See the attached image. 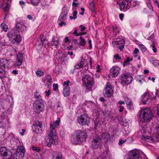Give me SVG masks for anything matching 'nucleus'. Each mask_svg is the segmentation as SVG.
<instances>
[{"label": "nucleus", "mask_w": 159, "mask_h": 159, "mask_svg": "<svg viewBox=\"0 0 159 159\" xmlns=\"http://www.w3.org/2000/svg\"><path fill=\"white\" fill-rule=\"evenodd\" d=\"M40 39L41 43L46 39L43 35H41L40 36Z\"/></svg>", "instance_id": "57"}, {"label": "nucleus", "mask_w": 159, "mask_h": 159, "mask_svg": "<svg viewBox=\"0 0 159 159\" xmlns=\"http://www.w3.org/2000/svg\"><path fill=\"white\" fill-rule=\"evenodd\" d=\"M32 150L34 151H36L38 152H39L40 150V148L39 147H32Z\"/></svg>", "instance_id": "49"}, {"label": "nucleus", "mask_w": 159, "mask_h": 159, "mask_svg": "<svg viewBox=\"0 0 159 159\" xmlns=\"http://www.w3.org/2000/svg\"><path fill=\"white\" fill-rule=\"evenodd\" d=\"M141 139L142 140H145L147 142L152 143L154 141L152 138L150 136L143 135L142 136Z\"/></svg>", "instance_id": "25"}, {"label": "nucleus", "mask_w": 159, "mask_h": 159, "mask_svg": "<svg viewBox=\"0 0 159 159\" xmlns=\"http://www.w3.org/2000/svg\"><path fill=\"white\" fill-rule=\"evenodd\" d=\"M91 11L93 12H95L94 6V3L93 2H91L89 5Z\"/></svg>", "instance_id": "41"}, {"label": "nucleus", "mask_w": 159, "mask_h": 159, "mask_svg": "<svg viewBox=\"0 0 159 159\" xmlns=\"http://www.w3.org/2000/svg\"><path fill=\"white\" fill-rule=\"evenodd\" d=\"M80 42L79 43V44L81 46L84 45L86 43V42L84 39L81 37L80 38Z\"/></svg>", "instance_id": "37"}, {"label": "nucleus", "mask_w": 159, "mask_h": 159, "mask_svg": "<svg viewBox=\"0 0 159 159\" xmlns=\"http://www.w3.org/2000/svg\"><path fill=\"white\" fill-rule=\"evenodd\" d=\"M17 60V61H16V62L15 63V65L16 66H19L20 65L23 61H22V60Z\"/></svg>", "instance_id": "46"}, {"label": "nucleus", "mask_w": 159, "mask_h": 159, "mask_svg": "<svg viewBox=\"0 0 159 159\" xmlns=\"http://www.w3.org/2000/svg\"><path fill=\"white\" fill-rule=\"evenodd\" d=\"M152 117V113L149 108H146L141 111L140 118L143 122H147L151 120Z\"/></svg>", "instance_id": "3"}, {"label": "nucleus", "mask_w": 159, "mask_h": 159, "mask_svg": "<svg viewBox=\"0 0 159 159\" xmlns=\"http://www.w3.org/2000/svg\"><path fill=\"white\" fill-rule=\"evenodd\" d=\"M50 92L51 91L49 89L48 90V91H45V93L47 97H48L49 96L50 94Z\"/></svg>", "instance_id": "55"}, {"label": "nucleus", "mask_w": 159, "mask_h": 159, "mask_svg": "<svg viewBox=\"0 0 159 159\" xmlns=\"http://www.w3.org/2000/svg\"><path fill=\"white\" fill-rule=\"evenodd\" d=\"M9 8V5L8 4H7L5 7H3V9L5 11L7 12Z\"/></svg>", "instance_id": "53"}, {"label": "nucleus", "mask_w": 159, "mask_h": 159, "mask_svg": "<svg viewBox=\"0 0 159 159\" xmlns=\"http://www.w3.org/2000/svg\"><path fill=\"white\" fill-rule=\"evenodd\" d=\"M7 35L9 41L13 44H18L21 41L20 33L16 30H11L7 33Z\"/></svg>", "instance_id": "2"}, {"label": "nucleus", "mask_w": 159, "mask_h": 159, "mask_svg": "<svg viewBox=\"0 0 159 159\" xmlns=\"http://www.w3.org/2000/svg\"><path fill=\"white\" fill-rule=\"evenodd\" d=\"M102 142L101 138L98 136H96L93 138L91 143V147L93 149L100 148L102 145Z\"/></svg>", "instance_id": "6"}, {"label": "nucleus", "mask_w": 159, "mask_h": 159, "mask_svg": "<svg viewBox=\"0 0 159 159\" xmlns=\"http://www.w3.org/2000/svg\"><path fill=\"white\" fill-rule=\"evenodd\" d=\"M105 90L104 95L105 97L110 98L112 96L113 94V90L111 86L109 83L107 84Z\"/></svg>", "instance_id": "13"}, {"label": "nucleus", "mask_w": 159, "mask_h": 159, "mask_svg": "<svg viewBox=\"0 0 159 159\" xmlns=\"http://www.w3.org/2000/svg\"><path fill=\"white\" fill-rule=\"evenodd\" d=\"M16 28L17 29V30L19 31V32L20 33V32H25L26 30V27L21 24L20 23H18L16 26Z\"/></svg>", "instance_id": "19"}, {"label": "nucleus", "mask_w": 159, "mask_h": 159, "mask_svg": "<svg viewBox=\"0 0 159 159\" xmlns=\"http://www.w3.org/2000/svg\"><path fill=\"white\" fill-rule=\"evenodd\" d=\"M102 138L103 139L105 143H107L110 140V135L107 133H102L101 135Z\"/></svg>", "instance_id": "20"}, {"label": "nucleus", "mask_w": 159, "mask_h": 159, "mask_svg": "<svg viewBox=\"0 0 159 159\" xmlns=\"http://www.w3.org/2000/svg\"><path fill=\"white\" fill-rule=\"evenodd\" d=\"M8 150L7 149L6 147H0V154L2 157L3 156Z\"/></svg>", "instance_id": "29"}, {"label": "nucleus", "mask_w": 159, "mask_h": 159, "mask_svg": "<svg viewBox=\"0 0 159 159\" xmlns=\"http://www.w3.org/2000/svg\"><path fill=\"white\" fill-rule=\"evenodd\" d=\"M50 128V130L45 138L47 146L48 147L52 146L53 142L54 145H57L58 143V138L55 127L53 125L51 124Z\"/></svg>", "instance_id": "1"}, {"label": "nucleus", "mask_w": 159, "mask_h": 159, "mask_svg": "<svg viewBox=\"0 0 159 159\" xmlns=\"http://www.w3.org/2000/svg\"><path fill=\"white\" fill-rule=\"evenodd\" d=\"M24 147L22 146H19L16 151V156L20 158H23L25 153Z\"/></svg>", "instance_id": "14"}, {"label": "nucleus", "mask_w": 159, "mask_h": 159, "mask_svg": "<svg viewBox=\"0 0 159 159\" xmlns=\"http://www.w3.org/2000/svg\"><path fill=\"white\" fill-rule=\"evenodd\" d=\"M75 133L71 136V141L72 143L75 144H81V142L79 140Z\"/></svg>", "instance_id": "21"}, {"label": "nucleus", "mask_w": 159, "mask_h": 159, "mask_svg": "<svg viewBox=\"0 0 159 159\" xmlns=\"http://www.w3.org/2000/svg\"><path fill=\"white\" fill-rule=\"evenodd\" d=\"M64 96L65 97H68L70 93V88L68 86H66L63 89Z\"/></svg>", "instance_id": "26"}, {"label": "nucleus", "mask_w": 159, "mask_h": 159, "mask_svg": "<svg viewBox=\"0 0 159 159\" xmlns=\"http://www.w3.org/2000/svg\"><path fill=\"white\" fill-rule=\"evenodd\" d=\"M65 43L63 44L64 46H65L66 43H68L70 42L68 37H65Z\"/></svg>", "instance_id": "52"}, {"label": "nucleus", "mask_w": 159, "mask_h": 159, "mask_svg": "<svg viewBox=\"0 0 159 159\" xmlns=\"http://www.w3.org/2000/svg\"><path fill=\"white\" fill-rule=\"evenodd\" d=\"M39 121L37 120L34 123V124H33L32 125V129L33 132L35 134H38L42 132V129L43 128V126H42V127H40V129L38 128V127L40 126V124Z\"/></svg>", "instance_id": "12"}, {"label": "nucleus", "mask_w": 159, "mask_h": 159, "mask_svg": "<svg viewBox=\"0 0 159 159\" xmlns=\"http://www.w3.org/2000/svg\"><path fill=\"white\" fill-rule=\"evenodd\" d=\"M38 93L36 92L34 93L35 97L38 98L40 99V98L41 97L40 95Z\"/></svg>", "instance_id": "58"}, {"label": "nucleus", "mask_w": 159, "mask_h": 159, "mask_svg": "<svg viewBox=\"0 0 159 159\" xmlns=\"http://www.w3.org/2000/svg\"><path fill=\"white\" fill-rule=\"evenodd\" d=\"M1 66H0V77L2 78L5 76L6 72L4 70V69L2 67H1Z\"/></svg>", "instance_id": "30"}, {"label": "nucleus", "mask_w": 159, "mask_h": 159, "mask_svg": "<svg viewBox=\"0 0 159 159\" xmlns=\"http://www.w3.org/2000/svg\"><path fill=\"white\" fill-rule=\"evenodd\" d=\"M40 124V125H40V126L39 127H38V128H39V129H40V127H42V126H43V129H42V132L43 131H44V129H45V125H44V124L42 122V121H39V123Z\"/></svg>", "instance_id": "44"}, {"label": "nucleus", "mask_w": 159, "mask_h": 159, "mask_svg": "<svg viewBox=\"0 0 159 159\" xmlns=\"http://www.w3.org/2000/svg\"><path fill=\"white\" fill-rule=\"evenodd\" d=\"M124 43L125 41L123 39L121 38H118L116 39V41H113L112 43L115 45L124 44Z\"/></svg>", "instance_id": "27"}, {"label": "nucleus", "mask_w": 159, "mask_h": 159, "mask_svg": "<svg viewBox=\"0 0 159 159\" xmlns=\"http://www.w3.org/2000/svg\"><path fill=\"white\" fill-rule=\"evenodd\" d=\"M128 107L130 109H131L133 108V105L132 103V102L131 101L130 102H127V104Z\"/></svg>", "instance_id": "45"}, {"label": "nucleus", "mask_w": 159, "mask_h": 159, "mask_svg": "<svg viewBox=\"0 0 159 159\" xmlns=\"http://www.w3.org/2000/svg\"><path fill=\"white\" fill-rule=\"evenodd\" d=\"M83 33H83L80 32V33L79 34H78L77 33V30H74V32H73V34L74 35H75V36H80V35H81L82 34H86V33H85L84 34H83Z\"/></svg>", "instance_id": "40"}, {"label": "nucleus", "mask_w": 159, "mask_h": 159, "mask_svg": "<svg viewBox=\"0 0 159 159\" xmlns=\"http://www.w3.org/2000/svg\"><path fill=\"white\" fill-rule=\"evenodd\" d=\"M81 143L84 141L86 139L87 135L86 133L84 130H78L75 133Z\"/></svg>", "instance_id": "11"}, {"label": "nucleus", "mask_w": 159, "mask_h": 159, "mask_svg": "<svg viewBox=\"0 0 159 159\" xmlns=\"http://www.w3.org/2000/svg\"><path fill=\"white\" fill-rule=\"evenodd\" d=\"M79 5V4L78 3H76L75 2H73L72 3V5L73 7L75 6V7H76Z\"/></svg>", "instance_id": "64"}, {"label": "nucleus", "mask_w": 159, "mask_h": 159, "mask_svg": "<svg viewBox=\"0 0 159 159\" xmlns=\"http://www.w3.org/2000/svg\"><path fill=\"white\" fill-rule=\"evenodd\" d=\"M126 141V139H125L124 140H123L122 139H120L119 140V141L118 143L119 145H121L124 143H125Z\"/></svg>", "instance_id": "51"}, {"label": "nucleus", "mask_w": 159, "mask_h": 159, "mask_svg": "<svg viewBox=\"0 0 159 159\" xmlns=\"http://www.w3.org/2000/svg\"><path fill=\"white\" fill-rule=\"evenodd\" d=\"M82 80L86 87V89L91 90L93 84V77L89 75L83 76Z\"/></svg>", "instance_id": "4"}, {"label": "nucleus", "mask_w": 159, "mask_h": 159, "mask_svg": "<svg viewBox=\"0 0 159 159\" xmlns=\"http://www.w3.org/2000/svg\"><path fill=\"white\" fill-rule=\"evenodd\" d=\"M120 79L122 83L128 85L132 82L133 78L129 75L124 73L121 75Z\"/></svg>", "instance_id": "8"}, {"label": "nucleus", "mask_w": 159, "mask_h": 159, "mask_svg": "<svg viewBox=\"0 0 159 159\" xmlns=\"http://www.w3.org/2000/svg\"><path fill=\"white\" fill-rule=\"evenodd\" d=\"M33 106L34 111L37 114H39L43 110L44 106L43 103L39 101H36L34 103Z\"/></svg>", "instance_id": "9"}, {"label": "nucleus", "mask_w": 159, "mask_h": 159, "mask_svg": "<svg viewBox=\"0 0 159 159\" xmlns=\"http://www.w3.org/2000/svg\"><path fill=\"white\" fill-rule=\"evenodd\" d=\"M16 60H20L23 61V57L21 53H19L17 56Z\"/></svg>", "instance_id": "38"}, {"label": "nucleus", "mask_w": 159, "mask_h": 159, "mask_svg": "<svg viewBox=\"0 0 159 159\" xmlns=\"http://www.w3.org/2000/svg\"><path fill=\"white\" fill-rule=\"evenodd\" d=\"M125 101L126 102V104H127V102H130L131 101L128 98H125Z\"/></svg>", "instance_id": "62"}, {"label": "nucleus", "mask_w": 159, "mask_h": 159, "mask_svg": "<svg viewBox=\"0 0 159 159\" xmlns=\"http://www.w3.org/2000/svg\"><path fill=\"white\" fill-rule=\"evenodd\" d=\"M152 61L153 65L156 66H158L159 65L158 61L154 57H152Z\"/></svg>", "instance_id": "32"}, {"label": "nucleus", "mask_w": 159, "mask_h": 159, "mask_svg": "<svg viewBox=\"0 0 159 159\" xmlns=\"http://www.w3.org/2000/svg\"><path fill=\"white\" fill-rule=\"evenodd\" d=\"M12 155V152L11 150L9 149L5 154L2 157L4 159H10Z\"/></svg>", "instance_id": "28"}, {"label": "nucleus", "mask_w": 159, "mask_h": 159, "mask_svg": "<svg viewBox=\"0 0 159 159\" xmlns=\"http://www.w3.org/2000/svg\"><path fill=\"white\" fill-rule=\"evenodd\" d=\"M28 1V3L30 2L34 6H36L38 5L39 2L40 0H27Z\"/></svg>", "instance_id": "31"}, {"label": "nucleus", "mask_w": 159, "mask_h": 159, "mask_svg": "<svg viewBox=\"0 0 159 159\" xmlns=\"http://www.w3.org/2000/svg\"><path fill=\"white\" fill-rule=\"evenodd\" d=\"M132 58L129 59V57H127L126 60L125 61L124 63V66H125L126 65H129V61H132Z\"/></svg>", "instance_id": "36"}, {"label": "nucleus", "mask_w": 159, "mask_h": 159, "mask_svg": "<svg viewBox=\"0 0 159 159\" xmlns=\"http://www.w3.org/2000/svg\"><path fill=\"white\" fill-rule=\"evenodd\" d=\"M119 108L120 109L119 110V111L121 112H122L124 108V107L122 106H120Z\"/></svg>", "instance_id": "59"}, {"label": "nucleus", "mask_w": 159, "mask_h": 159, "mask_svg": "<svg viewBox=\"0 0 159 159\" xmlns=\"http://www.w3.org/2000/svg\"><path fill=\"white\" fill-rule=\"evenodd\" d=\"M53 90L54 91H56L58 88V84H54L53 85Z\"/></svg>", "instance_id": "48"}, {"label": "nucleus", "mask_w": 159, "mask_h": 159, "mask_svg": "<svg viewBox=\"0 0 159 159\" xmlns=\"http://www.w3.org/2000/svg\"><path fill=\"white\" fill-rule=\"evenodd\" d=\"M35 73L36 74V75L37 76L39 77L43 75L44 74V72L43 71L39 70H38L36 71Z\"/></svg>", "instance_id": "35"}, {"label": "nucleus", "mask_w": 159, "mask_h": 159, "mask_svg": "<svg viewBox=\"0 0 159 159\" xmlns=\"http://www.w3.org/2000/svg\"><path fill=\"white\" fill-rule=\"evenodd\" d=\"M90 119L88 116L86 114H82L78 117V123L82 125H88L90 122Z\"/></svg>", "instance_id": "7"}, {"label": "nucleus", "mask_w": 159, "mask_h": 159, "mask_svg": "<svg viewBox=\"0 0 159 159\" xmlns=\"http://www.w3.org/2000/svg\"><path fill=\"white\" fill-rule=\"evenodd\" d=\"M120 69L118 66L112 67L110 69V73L113 77H116L120 73Z\"/></svg>", "instance_id": "15"}, {"label": "nucleus", "mask_w": 159, "mask_h": 159, "mask_svg": "<svg viewBox=\"0 0 159 159\" xmlns=\"http://www.w3.org/2000/svg\"><path fill=\"white\" fill-rule=\"evenodd\" d=\"M48 42L46 39L43 41V42H42V43H41V44L44 46H46V45H48Z\"/></svg>", "instance_id": "47"}, {"label": "nucleus", "mask_w": 159, "mask_h": 159, "mask_svg": "<svg viewBox=\"0 0 159 159\" xmlns=\"http://www.w3.org/2000/svg\"><path fill=\"white\" fill-rule=\"evenodd\" d=\"M60 122V118H58L57 119V120L54 123V125L55 126V125H56L57 126L59 124Z\"/></svg>", "instance_id": "50"}, {"label": "nucleus", "mask_w": 159, "mask_h": 159, "mask_svg": "<svg viewBox=\"0 0 159 159\" xmlns=\"http://www.w3.org/2000/svg\"><path fill=\"white\" fill-rule=\"evenodd\" d=\"M59 25L61 26H62L63 25H65L66 23L64 21H61L60 23H59Z\"/></svg>", "instance_id": "63"}, {"label": "nucleus", "mask_w": 159, "mask_h": 159, "mask_svg": "<svg viewBox=\"0 0 159 159\" xmlns=\"http://www.w3.org/2000/svg\"><path fill=\"white\" fill-rule=\"evenodd\" d=\"M150 46L151 47H152L153 52L154 53H156L157 52V49L155 47V45L154 43L153 42Z\"/></svg>", "instance_id": "42"}, {"label": "nucleus", "mask_w": 159, "mask_h": 159, "mask_svg": "<svg viewBox=\"0 0 159 159\" xmlns=\"http://www.w3.org/2000/svg\"><path fill=\"white\" fill-rule=\"evenodd\" d=\"M139 47L140 49V50L142 51L143 52H145L146 50V48L145 46L143 44H140L139 46Z\"/></svg>", "instance_id": "39"}, {"label": "nucleus", "mask_w": 159, "mask_h": 159, "mask_svg": "<svg viewBox=\"0 0 159 159\" xmlns=\"http://www.w3.org/2000/svg\"><path fill=\"white\" fill-rule=\"evenodd\" d=\"M70 82L69 80H67L66 81H65L63 83V85H66V86H68Z\"/></svg>", "instance_id": "61"}, {"label": "nucleus", "mask_w": 159, "mask_h": 159, "mask_svg": "<svg viewBox=\"0 0 159 159\" xmlns=\"http://www.w3.org/2000/svg\"><path fill=\"white\" fill-rule=\"evenodd\" d=\"M9 61L6 59H2L0 61V66L4 69L8 67Z\"/></svg>", "instance_id": "22"}, {"label": "nucleus", "mask_w": 159, "mask_h": 159, "mask_svg": "<svg viewBox=\"0 0 159 159\" xmlns=\"http://www.w3.org/2000/svg\"><path fill=\"white\" fill-rule=\"evenodd\" d=\"M65 56H62L58 58V61L60 63H62L65 61Z\"/></svg>", "instance_id": "43"}, {"label": "nucleus", "mask_w": 159, "mask_h": 159, "mask_svg": "<svg viewBox=\"0 0 159 159\" xmlns=\"http://www.w3.org/2000/svg\"><path fill=\"white\" fill-rule=\"evenodd\" d=\"M87 64V61L83 57H81V61L79 63L75 65V68L76 69L82 68L84 67Z\"/></svg>", "instance_id": "18"}, {"label": "nucleus", "mask_w": 159, "mask_h": 159, "mask_svg": "<svg viewBox=\"0 0 159 159\" xmlns=\"http://www.w3.org/2000/svg\"><path fill=\"white\" fill-rule=\"evenodd\" d=\"M1 27L2 29L5 32H7L8 29V26L4 23H2L1 25Z\"/></svg>", "instance_id": "34"}, {"label": "nucleus", "mask_w": 159, "mask_h": 159, "mask_svg": "<svg viewBox=\"0 0 159 159\" xmlns=\"http://www.w3.org/2000/svg\"><path fill=\"white\" fill-rule=\"evenodd\" d=\"M52 159H63L61 153L60 152L57 153L56 157L53 156Z\"/></svg>", "instance_id": "33"}, {"label": "nucleus", "mask_w": 159, "mask_h": 159, "mask_svg": "<svg viewBox=\"0 0 159 159\" xmlns=\"http://www.w3.org/2000/svg\"><path fill=\"white\" fill-rule=\"evenodd\" d=\"M67 14L68 12L66 11L61 13L59 17L58 20L60 21H61L66 19Z\"/></svg>", "instance_id": "24"}, {"label": "nucleus", "mask_w": 159, "mask_h": 159, "mask_svg": "<svg viewBox=\"0 0 159 159\" xmlns=\"http://www.w3.org/2000/svg\"><path fill=\"white\" fill-rule=\"evenodd\" d=\"M118 48L120 51H122L124 48V45L122 44L121 45L119 46Z\"/></svg>", "instance_id": "60"}, {"label": "nucleus", "mask_w": 159, "mask_h": 159, "mask_svg": "<svg viewBox=\"0 0 159 159\" xmlns=\"http://www.w3.org/2000/svg\"><path fill=\"white\" fill-rule=\"evenodd\" d=\"M51 44L52 46H54L56 48L59 47V40L57 37H54L53 38L52 41L51 42Z\"/></svg>", "instance_id": "23"}, {"label": "nucleus", "mask_w": 159, "mask_h": 159, "mask_svg": "<svg viewBox=\"0 0 159 159\" xmlns=\"http://www.w3.org/2000/svg\"><path fill=\"white\" fill-rule=\"evenodd\" d=\"M77 11L76 10H75L73 12V16L76 19L77 18V16H76L77 14Z\"/></svg>", "instance_id": "54"}, {"label": "nucleus", "mask_w": 159, "mask_h": 159, "mask_svg": "<svg viewBox=\"0 0 159 159\" xmlns=\"http://www.w3.org/2000/svg\"><path fill=\"white\" fill-rule=\"evenodd\" d=\"M131 0H120L117 1L120 11H126L130 8Z\"/></svg>", "instance_id": "5"}, {"label": "nucleus", "mask_w": 159, "mask_h": 159, "mask_svg": "<svg viewBox=\"0 0 159 159\" xmlns=\"http://www.w3.org/2000/svg\"><path fill=\"white\" fill-rule=\"evenodd\" d=\"M42 81L44 83L47 81V83L45 85L47 86L48 88L52 86V80L51 76L49 75H47L46 76L42 79Z\"/></svg>", "instance_id": "17"}, {"label": "nucleus", "mask_w": 159, "mask_h": 159, "mask_svg": "<svg viewBox=\"0 0 159 159\" xmlns=\"http://www.w3.org/2000/svg\"><path fill=\"white\" fill-rule=\"evenodd\" d=\"M114 57L116 59V60L121 59V58L120 57L119 55L118 54H117L115 55L114 56Z\"/></svg>", "instance_id": "56"}, {"label": "nucleus", "mask_w": 159, "mask_h": 159, "mask_svg": "<svg viewBox=\"0 0 159 159\" xmlns=\"http://www.w3.org/2000/svg\"><path fill=\"white\" fill-rule=\"evenodd\" d=\"M142 101L144 104L147 103L151 102V97L148 93L145 92L142 95Z\"/></svg>", "instance_id": "16"}, {"label": "nucleus", "mask_w": 159, "mask_h": 159, "mask_svg": "<svg viewBox=\"0 0 159 159\" xmlns=\"http://www.w3.org/2000/svg\"><path fill=\"white\" fill-rule=\"evenodd\" d=\"M128 158V159H143L139 152L136 150H132L129 152Z\"/></svg>", "instance_id": "10"}]
</instances>
